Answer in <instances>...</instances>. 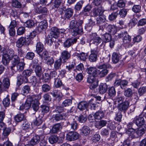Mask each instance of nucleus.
I'll return each instance as SVG.
<instances>
[{"label":"nucleus","mask_w":146,"mask_h":146,"mask_svg":"<svg viewBox=\"0 0 146 146\" xmlns=\"http://www.w3.org/2000/svg\"><path fill=\"white\" fill-rule=\"evenodd\" d=\"M112 62L114 63H117L119 60V56L118 54L116 52H113L112 56Z\"/></svg>","instance_id":"a18cd8bd"},{"label":"nucleus","mask_w":146,"mask_h":146,"mask_svg":"<svg viewBox=\"0 0 146 146\" xmlns=\"http://www.w3.org/2000/svg\"><path fill=\"white\" fill-rule=\"evenodd\" d=\"M73 13V10L71 9H68L66 10L65 14V17L69 19L72 15Z\"/></svg>","instance_id":"c03bdc74"},{"label":"nucleus","mask_w":146,"mask_h":146,"mask_svg":"<svg viewBox=\"0 0 146 146\" xmlns=\"http://www.w3.org/2000/svg\"><path fill=\"white\" fill-rule=\"evenodd\" d=\"M71 56L70 53L66 50L63 51L61 53V56L59 58L63 62H66L69 59Z\"/></svg>","instance_id":"1a4fd4ad"},{"label":"nucleus","mask_w":146,"mask_h":146,"mask_svg":"<svg viewBox=\"0 0 146 146\" xmlns=\"http://www.w3.org/2000/svg\"><path fill=\"white\" fill-rule=\"evenodd\" d=\"M96 99H92L89 101L88 104L91 109L95 110L98 107Z\"/></svg>","instance_id":"c85d7f7f"},{"label":"nucleus","mask_w":146,"mask_h":146,"mask_svg":"<svg viewBox=\"0 0 146 146\" xmlns=\"http://www.w3.org/2000/svg\"><path fill=\"white\" fill-rule=\"evenodd\" d=\"M35 71L36 75L39 78L41 77L43 73L42 68L40 66H37L35 67Z\"/></svg>","instance_id":"473e14b6"},{"label":"nucleus","mask_w":146,"mask_h":146,"mask_svg":"<svg viewBox=\"0 0 146 146\" xmlns=\"http://www.w3.org/2000/svg\"><path fill=\"white\" fill-rule=\"evenodd\" d=\"M25 24L26 27L31 28L34 26L35 23L33 20H30L27 21Z\"/></svg>","instance_id":"bf43d9fd"},{"label":"nucleus","mask_w":146,"mask_h":146,"mask_svg":"<svg viewBox=\"0 0 146 146\" xmlns=\"http://www.w3.org/2000/svg\"><path fill=\"white\" fill-rule=\"evenodd\" d=\"M110 67V64H104L98 66V68L99 69V75L100 77H104L107 74L108 70L107 68Z\"/></svg>","instance_id":"f03ea898"},{"label":"nucleus","mask_w":146,"mask_h":146,"mask_svg":"<svg viewBox=\"0 0 146 146\" xmlns=\"http://www.w3.org/2000/svg\"><path fill=\"white\" fill-rule=\"evenodd\" d=\"M126 35L123 39V44L125 48H128L132 46V44L130 43L131 38L128 34Z\"/></svg>","instance_id":"9d476101"},{"label":"nucleus","mask_w":146,"mask_h":146,"mask_svg":"<svg viewBox=\"0 0 146 146\" xmlns=\"http://www.w3.org/2000/svg\"><path fill=\"white\" fill-rule=\"evenodd\" d=\"M95 118L98 119H100L104 117V114L102 111H99L96 112L94 115Z\"/></svg>","instance_id":"72a5a7b5"},{"label":"nucleus","mask_w":146,"mask_h":146,"mask_svg":"<svg viewBox=\"0 0 146 146\" xmlns=\"http://www.w3.org/2000/svg\"><path fill=\"white\" fill-rule=\"evenodd\" d=\"M111 36L108 33H106L102 36L103 41L105 42H108L111 39Z\"/></svg>","instance_id":"58836bf2"},{"label":"nucleus","mask_w":146,"mask_h":146,"mask_svg":"<svg viewBox=\"0 0 146 146\" xmlns=\"http://www.w3.org/2000/svg\"><path fill=\"white\" fill-rule=\"evenodd\" d=\"M108 94L111 97H114L115 95L116 91L114 87H111L108 88Z\"/></svg>","instance_id":"603ef678"},{"label":"nucleus","mask_w":146,"mask_h":146,"mask_svg":"<svg viewBox=\"0 0 146 146\" xmlns=\"http://www.w3.org/2000/svg\"><path fill=\"white\" fill-rule=\"evenodd\" d=\"M88 106V104L86 102L82 101L78 104V108L80 110H83L87 108Z\"/></svg>","instance_id":"a878e982"},{"label":"nucleus","mask_w":146,"mask_h":146,"mask_svg":"<svg viewBox=\"0 0 146 146\" xmlns=\"http://www.w3.org/2000/svg\"><path fill=\"white\" fill-rule=\"evenodd\" d=\"M14 119L16 121L19 122L25 120L26 117L23 114L21 113L16 115L14 117Z\"/></svg>","instance_id":"bb28decb"},{"label":"nucleus","mask_w":146,"mask_h":146,"mask_svg":"<svg viewBox=\"0 0 146 146\" xmlns=\"http://www.w3.org/2000/svg\"><path fill=\"white\" fill-rule=\"evenodd\" d=\"M25 27H19L17 31V35H23L25 31Z\"/></svg>","instance_id":"680f3d73"},{"label":"nucleus","mask_w":146,"mask_h":146,"mask_svg":"<svg viewBox=\"0 0 146 146\" xmlns=\"http://www.w3.org/2000/svg\"><path fill=\"white\" fill-rule=\"evenodd\" d=\"M91 43L94 44L96 45H98L102 41V39L98 36L96 33H93L90 35Z\"/></svg>","instance_id":"39448f33"},{"label":"nucleus","mask_w":146,"mask_h":146,"mask_svg":"<svg viewBox=\"0 0 146 146\" xmlns=\"http://www.w3.org/2000/svg\"><path fill=\"white\" fill-rule=\"evenodd\" d=\"M77 41V39L76 38L68 39L64 43V46L65 48H68L76 43Z\"/></svg>","instance_id":"4468645a"},{"label":"nucleus","mask_w":146,"mask_h":146,"mask_svg":"<svg viewBox=\"0 0 146 146\" xmlns=\"http://www.w3.org/2000/svg\"><path fill=\"white\" fill-rule=\"evenodd\" d=\"M3 85L5 88L8 89L10 85L9 79L8 78H5L3 80Z\"/></svg>","instance_id":"a19ab883"},{"label":"nucleus","mask_w":146,"mask_h":146,"mask_svg":"<svg viewBox=\"0 0 146 146\" xmlns=\"http://www.w3.org/2000/svg\"><path fill=\"white\" fill-rule=\"evenodd\" d=\"M84 2L83 1H80L78 2L75 5V9L76 11H80L81 9Z\"/></svg>","instance_id":"13d9d810"},{"label":"nucleus","mask_w":146,"mask_h":146,"mask_svg":"<svg viewBox=\"0 0 146 146\" xmlns=\"http://www.w3.org/2000/svg\"><path fill=\"white\" fill-rule=\"evenodd\" d=\"M135 123L138 126H141L143 125L145 123L144 118L142 117H136L133 120Z\"/></svg>","instance_id":"a211bd4d"},{"label":"nucleus","mask_w":146,"mask_h":146,"mask_svg":"<svg viewBox=\"0 0 146 146\" xmlns=\"http://www.w3.org/2000/svg\"><path fill=\"white\" fill-rule=\"evenodd\" d=\"M48 27V24L46 20H44L39 23L37 30L39 32L45 30Z\"/></svg>","instance_id":"2eb2a0df"},{"label":"nucleus","mask_w":146,"mask_h":146,"mask_svg":"<svg viewBox=\"0 0 146 146\" xmlns=\"http://www.w3.org/2000/svg\"><path fill=\"white\" fill-rule=\"evenodd\" d=\"M76 55L81 60L85 61L88 56L87 54L83 52L80 53H76Z\"/></svg>","instance_id":"2f4dec72"},{"label":"nucleus","mask_w":146,"mask_h":146,"mask_svg":"<svg viewBox=\"0 0 146 146\" xmlns=\"http://www.w3.org/2000/svg\"><path fill=\"white\" fill-rule=\"evenodd\" d=\"M106 19L104 17H99L97 18V24L99 25L103 26L104 27H106L108 24L105 22Z\"/></svg>","instance_id":"412c9836"},{"label":"nucleus","mask_w":146,"mask_h":146,"mask_svg":"<svg viewBox=\"0 0 146 146\" xmlns=\"http://www.w3.org/2000/svg\"><path fill=\"white\" fill-rule=\"evenodd\" d=\"M65 114L64 113H59L54 115L52 117V119L53 120L58 121L63 119L65 118Z\"/></svg>","instance_id":"cd10ccee"},{"label":"nucleus","mask_w":146,"mask_h":146,"mask_svg":"<svg viewBox=\"0 0 146 146\" xmlns=\"http://www.w3.org/2000/svg\"><path fill=\"white\" fill-rule=\"evenodd\" d=\"M87 73L92 76H97L98 74L97 69L96 68L90 67L87 69Z\"/></svg>","instance_id":"393cba45"},{"label":"nucleus","mask_w":146,"mask_h":146,"mask_svg":"<svg viewBox=\"0 0 146 146\" xmlns=\"http://www.w3.org/2000/svg\"><path fill=\"white\" fill-rule=\"evenodd\" d=\"M62 84L61 80L59 78H56L55 79L54 82V85L56 88H58L61 86Z\"/></svg>","instance_id":"052dcab7"},{"label":"nucleus","mask_w":146,"mask_h":146,"mask_svg":"<svg viewBox=\"0 0 146 146\" xmlns=\"http://www.w3.org/2000/svg\"><path fill=\"white\" fill-rule=\"evenodd\" d=\"M128 135L132 139L136 137V133L135 130L133 128H129L126 131Z\"/></svg>","instance_id":"f704fd0d"},{"label":"nucleus","mask_w":146,"mask_h":146,"mask_svg":"<svg viewBox=\"0 0 146 146\" xmlns=\"http://www.w3.org/2000/svg\"><path fill=\"white\" fill-rule=\"evenodd\" d=\"M32 99L31 98H28L25 103L22 104L19 107V110L20 111H22L24 109L27 110L31 106V102Z\"/></svg>","instance_id":"9b49d317"},{"label":"nucleus","mask_w":146,"mask_h":146,"mask_svg":"<svg viewBox=\"0 0 146 146\" xmlns=\"http://www.w3.org/2000/svg\"><path fill=\"white\" fill-rule=\"evenodd\" d=\"M78 22V21H76L74 20H72L70 22L69 26L70 28L72 30L79 26Z\"/></svg>","instance_id":"6e6d98bb"},{"label":"nucleus","mask_w":146,"mask_h":146,"mask_svg":"<svg viewBox=\"0 0 146 146\" xmlns=\"http://www.w3.org/2000/svg\"><path fill=\"white\" fill-rule=\"evenodd\" d=\"M72 104V101L70 99H66L62 103V106L63 107H66L70 106Z\"/></svg>","instance_id":"8fccbe9b"},{"label":"nucleus","mask_w":146,"mask_h":146,"mask_svg":"<svg viewBox=\"0 0 146 146\" xmlns=\"http://www.w3.org/2000/svg\"><path fill=\"white\" fill-rule=\"evenodd\" d=\"M99 92L101 94L106 93L108 89V86L105 83H101L99 86Z\"/></svg>","instance_id":"4be33fe9"},{"label":"nucleus","mask_w":146,"mask_h":146,"mask_svg":"<svg viewBox=\"0 0 146 146\" xmlns=\"http://www.w3.org/2000/svg\"><path fill=\"white\" fill-rule=\"evenodd\" d=\"M10 100L8 97L4 99L3 102V104L5 107L8 106L10 104Z\"/></svg>","instance_id":"774afa93"},{"label":"nucleus","mask_w":146,"mask_h":146,"mask_svg":"<svg viewBox=\"0 0 146 146\" xmlns=\"http://www.w3.org/2000/svg\"><path fill=\"white\" fill-rule=\"evenodd\" d=\"M133 94V91L131 89L128 88L124 92V95L126 97L131 98Z\"/></svg>","instance_id":"4d7b16f0"},{"label":"nucleus","mask_w":146,"mask_h":146,"mask_svg":"<svg viewBox=\"0 0 146 146\" xmlns=\"http://www.w3.org/2000/svg\"><path fill=\"white\" fill-rule=\"evenodd\" d=\"M50 33L52 37L56 38L59 35V30L56 27H52L50 30Z\"/></svg>","instance_id":"f3484780"},{"label":"nucleus","mask_w":146,"mask_h":146,"mask_svg":"<svg viewBox=\"0 0 146 146\" xmlns=\"http://www.w3.org/2000/svg\"><path fill=\"white\" fill-rule=\"evenodd\" d=\"M28 98H31L32 99L31 102V103L33 101H37V102H39L38 100L41 98V94H40L36 95H33L29 97Z\"/></svg>","instance_id":"09e8293b"},{"label":"nucleus","mask_w":146,"mask_h":146,"mask_svg":"<svg viewBox=\"0 0 146 146\" xmlns=\"http://www.w3.org/2000/svg\"><path fill=\"white\" fill-rule=\"evenodd\" d=\"M1 53L3 56L2 62L5 65H7L11 58L15 55L14 50L12 49H9L7 51L4 49L1 51Z\"/></svg>","instance_id":"f257e3e1"},{"label":"nucleus","mask_w":146,"mask_h":146,"mask_svg":"<svg viewBox=\"0 0 146 146\" xmlns=\"http://www.w3.org/2000/svg\"><path fill=\"white\" fill-rule=\"evenodd\" d=\"M36 47V51L38 54L42 51L44 48L43 44L40 42H37Z\"/></svg>","instance_id":"4c0bfd02"},{"label":"nucleus","mask_w":146,"mask_h":146,"mask_svg":"<svg viewBox=\"0 0 146 146\" xmlns=\"http://www.w3.org/2000/svg\"><path fill=\"white\" fill-rule=\"evenodd\" d=\"M58 140V137L56 135H55L51 136L49 139V142L52 144L56 142Z\"/></svg>","instance_id":"864d4df0"},{"label":"nucleus","mask_w":146,"mask_h":146,"mask_svg":"<svg viewBox=\"0 0 146 146\" xmlns=\"http://www.w3.org/2000/svg\"><path fill=\"white\" fill-rule=\"evenodd\" d=\"M36 12L38 13H42L43 14L45 15L47 14V10L46 7L37 8L36 9Z\"/></svg>","instance_id":"79ce46f5"},{"label":"nucleus","mask_w":146,"mask_h":146,"mask_svg":"<svg viewBox=\"0 0 146 146\" xmlns=\"http://www.w3.org/2000/svg\"><path fill=\"white\" fill-rule=\"evenodd\" d=\"M81 133L85 135H88L90 134L91 130L90 128L86 126H83L80 129Z\"/></svg>","instance_id":"7c9ffc66"},{"label":"nucleus","mask_w":146,"mask_h":146,"mask_svg":"<svg viewBox=\"0 0 146 146\" xmlns=\"http://www.w3.org/2000/svg\"><path fill=\"white\" fill-rule=\"evenodd\" d=\"M104 12V10L103 8L101 7H99L97 9L94 8L92 11L93 15L94 16L101 15L103 14Z\"/></svg>","instance_id":"aec40b11"},{"label":"nucleus","mask_w":146,"mask_h":146,"mask_svg":"<svg viewBox=\"0 0 146 146\" xmlns=\"http://www.w3.org/2000/svg\"><path fill=\"white\" fill-rule=\"evenodd\" d=\"M78 23L79 26L74 28L71 30L72 34L74 36H76L78 35H81L83 33V29L82 27L83 21L81 20H79Z\"/></svg>","instance_id":"7ed1b4c3"},{"label":"nucleus","mask_w":146,"mask_h":146,"mask_svg":"<svg viewBox=\"0 0 146 146\" xmlns=\"http://www.w3.org/2000/svg\"><path fill=\"white\" fill-rule=\"evenodd\" d=\"M10 60H11V65L10 66L11 69L20 62V58L17 55H14L13 57L11 58Z\"/></svg>","instance_id":"dca6fc26"},{"label":"nucleus","mask_w":146,"mask_h":146,"mask_svg":"<svg viewBox=\"0 0 146 146\" xmlns=\"http://www.w3.org/2000/svg\"><path fill=\"white\" fill-rule=\"evenodd\" d=\"M61 3V0H54L52 1V5L53 8H58Z\"/></svg>","instance_id":"5fc2aeb1"},{"label":"nucleus","mask_w":146,"mask_h":146,"mask_svg":"<svg viewBox=\"0 0 146 146\" xmlns=\"http://www.w3.org/2000/svg\"><path fill=\"white\" fill-rule=\"evenodd\" d=\"M50 94L52 95L54 97L56 98H58L60 99L62 97V93L60 92L57 90L54 89L50 92Z\"/></svg>","instance_id":"c756f323"},{"label":"nucleus","mask_w":146,"mask_h":146,"mask_svg":"<svg viewBox=\"0 0 146 146\" xmlns=\"http://www.w3.org/2000/svg\"><path fill=\"white\" fill-rule=\"evenodd\" d=\"M50 35H48L47 37L46 42L48 45L50 46L52 44L54 41V39Z\"/></svg>","instance_id":"e2e57ef3"},{"label":"nucleus","mask_w":146,"mask_h":146,"mask_svg":"<svg viewBox=\"0 0 146 146\" xmlns=\"http://www.w3.org/2000/svg\"><path fill=\"white\" fill-rule=\"evenodd\" d=\"M87 115L86 113H83L81 114L79 117L78 121L81 123H84L87 120Z\"/></svg>","instance_id":"37998d69"},{"label":"nucleus","mask_w":146,"mask_h":146,"mask_svg":"<svg viewBox=\"0 0 146 146\" xmlns=\"http://www.w3.org/2000/svg\"><path fill=\"white\" fill-rule=\"evenodd\" d=\"M42 91L44 92L49 91L51 89L50 86L46 84H43L42 86Z\"/></svg>","instance_id":"de8ad7c7"},{"label":"nucleus","mask_w":146,"mask_h":146,"mask_svg":"<svg viewBox=\"0 0 146 146\" xmlns=\"http://www.w3.org/2000/svg\"><path fill=\"white\" fill-rule=\"evenodd\" d=\"M107 29L108 31L112 35L115 34L117 31L116 27L112 25H109L108 26Z\"/></svg>","instance_id":"c9c22d12"},{"label":"nucleus","mask_w":146,"mask_h":146,"mask_svg":"<svg viewBox=\"0 0 146 146\" xmlns=\"http://www.w3.org/2000/svg\"><path fill=\"white\" fill-rule=\"evenodd\" d=\"M31 104L32 105V108L33 110L35 111H37L39 109V102L33 101L31 102Z\"/></svg>","instance_id":"ea45409f"},{"label":"nucleus","mask_w":146,"mask_h":146,"mask_svg":"<svg viewBox=\"0 0 146 146\" xmlns=\"http://www.w3.org/2000/svg\"><path fill=\"white\" fill-rule=\"evenodd\" d=\"M145 133V130L143 128H139L136 132V135L137 136L136 137L138 136H141Z\"/></svg>","instance_id":"0e129e2a"},{"label":"nucleus","mask_w":146,"mask_h":146,"mask_svg":"<svg viewBox=\"0 0 146 146\" xmlns=\"http://www.w3.org/2000/svg\"><path fill=\"white\" fill-rule=\"evenodd\" d=\"M79 137V134L76 132L71 131L69 132L66 136L67 140L70 141H73L78 139Z\"/></svg>","instance_id":"6e6552de"},{"label":"nucleus","mask_w":146,"mask_h":146,"mask_svg":"<svg viewBox=\"0 0 146 146\" xmlns=\"http://www.w3.org/2000/svg\"><path fill=\"white\" fill-rule=\"evenodd\" d=\"M128 84V81L126 80H121L120 87L122 89H125Z\"/></svg>","instance_id":"69168bd1"},{"label":"nucleus","mask_w":146,"mask_h":146,"mask_svg":"<svg viewBox=\"0 0 146 146\" xmlns=\"http://www.w3.org/2000/svg\"><path fill=\"white\" fill-rule=\"evenodd\" d=\"M62 61L59 58L55 62L54 64V67L55 70H57L60 68Z\"/></svg>","instance_id":"e433bc0d"},{"label":"nucleus","mask_w":146,"mask_h":146,"mask_svg":"<svg viewBox=\"0 0 146 146\" xmlns=\"http://www.w3.org/2000/svg\"><path fill=\"white\" fill-rule=\"evenodd\" d=\"M12 6L15 8H20L21 7L22 5L21 3L17 0H14L12 1Z\"/></svg>","instance_id":"3c124183"},{"label":"nucleus","mask_w":146,"mask_h":146,"mask_svg":"<svg viewBox=\"0 0 146 146\" xmlns=\"http://www.w3.org/2000/svg\"><path fill=\"white\" fill-rule=\"evenodd\" d=\"M25 64L23 62H20L11 69L15 72H19L22 71L24 69Z\"/></svg>","instance_id":"ddd939ff"},{"label":"nucleus","mask_w":146,"mask_h":146,"mask_svg":"<svg viewBox=\"0 0 146 146\" xmlns=\"http://www.w3.org/2000/svg\"><path fill=\"white\" fill-rule=\"evenodd\" d=\"M67 123L70 126L71 128L72 129L76 130L77 129V124L73 117H70L68 119Z\"/></svg>","instance_id":"f8f14e48"},{"label":"nucleus","mask_w":146,"mask_h":146,"mask_svg":"<svg viewBox=\"0 0 146 146\" xmlns=\"http://www.w3.org/2000/svg\"><path fill=\"white\" fill-rule=\"evenodd\" d=\"M62 128V126L60 123H57L52 126L51 131L52 133H56L59 131Z\"/></svg>","instance_id":"b1692460"},{"label":"nucleus","mask_w":146,"mask_h":146,"mask_svg":"<svg viewBox=\"0 0 146 146\" xmlns=\"http://www.w3.org/2000/svg\"><path fill=\"white\" fill-rule=\"evenodd\" d=\"M45 140V136L44 135H36L31 139L30 141V144L33 145H35L38 143L40 140L41 142L42 140Z\"/></svg>","instance_id":"0eeeda50"},{"label":"nucleus","mask_w":146,"mask_h":146,"mask_svg":"<svg viewBox=\"0 0 146 146\" xmlns=\"http://www.w3.org/2000/svg\"><path fill=\"white\" fill-rule=\"evenodd\" d=\"M107 121L104 120H101L96 122L95 123V126L97 128L100 129L102 127L106 126Z\"/></svg>","instance_id":"5701e85b"},{"label":"nucleus","mask_w":146,"mask_h":146,"mask_svg":"<svg viewBox=\"0 0 146 146\" xmlns=\"http://www.w3.org/2000/svg\"><path fill=\"white\" fill-rule=\"evenodd\" d=\"M37 80L35 76H32L29 78L28 82L31 83L33 86H35L37 83Z\"/></svg>","instance_id":"49530a36"},{"label":"nucleus","mask_w":146,"mask_h":146,"mask_svg":"<svg viewBox=\"0 0 146 146\" xmlns=\"http://www.w3.org/2000/svg\"><path fill=\"white\" fill-rule=\"evenodd\" d=\"M30 43L29 38L25 37H21L19 38L16 42V46L18 48H21L25 45H28Z\"/></svg>","instance_id":"20e7f679"},{"label":"nucleus","mask_w":146,"mask_h":146,"mask_svg":"<svg viewBox=\"0 0 146 146\" xmlns=\"http://www.w3.org/2000/svg\"><path fill=\"white\" fill-rule=\"evenodd\" d=\"M129 105V102L126 100L121 104H118L117 105L118 110L121 112L125 113L127 110Z\"/></svg>","instance_id":"423d86ee"},{"label":"nucleus","mask_w":146,"mask_h":146,"mask_svg":"<svg viewBox=\"0 0 146 146\" xmlns=\"http://www.w3.org/2000/svg\"><path fill=\"white\" fill-rule=\"evenodd\" d=\"M127 11L125 9H123L121 10L119 12V14L122 17H124L127 15Z\"/></svg>","instance_id":"338daca9"},{"label":"nucleus","mask_w":146,"mask_h":146,"mask_svg":"<svg viewBox=\"0 0 146 146\" xmlns=\"http://www.w3.org/2000/svg\"><path fill=\"white\" fill-rule=\"evenodd\" d=\"M98 51L95 50H91V53L89 57V60L92 62L96 61L97 58Z\"/></svg>","instance_id":"6ab92c4d"}]
</instances>
